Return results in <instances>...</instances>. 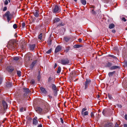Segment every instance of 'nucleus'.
<instances>
[{
	"instance_id": "obj_61",
	"label": "nucleus",
	"mask_w": 127,
	"mask_h": 127,
	"mask_svg": "<svg viewBox=\"0 0 127 127\" xmlns=\"http://www.w3.org/2000/svg\"><path fill=\"white\" fill-rule=\"evenodd\" d=\"M29 97V98L28 99V100H30V98L29 97Z\"/></svg>"
},
{
	"instance_id": "obj_50",
	"label": "nucleus",
	"mask_w": 127,
	"mask_h": 127,
	"mask_svg": "<svg viewBox=\"0 0 127 127\" xmlns=\"http://www.w3.org/2000/svg\"><path fill=\"white\" fill-rule=\"evenodd\" d=\"M20 111L21 112H22L23 111V107H22L20 108Z\"/></svg>"
},
{
	"instance_id": "obj_29",
	"label": "nucleus",
	"mask_w": 127,
	"mask_h": 127,
	"mask_svg": "<svg viewBox=\"0 0 127 127\" xmlns=\"http://www.w3.org/2000/svg\"><path fill=\"white\" fill-rule=\"evenodd\" d=\"M17 74L18 76L20 77L21 76V72L20 71H17Z\"/></svg>"
},
{
	"instance_id": "obj_2",
	"label": "nucleus",
	"mask_w": 127,
	"mask_h": 127,
	"mask_svg": "<svg viewBox=\"0 0 127 127\" xmlns=\"http://www.w3.org/2000/svg\"><path fill=\"white\" fill-rule=\"evenodd\" d=\"M91 82V80L90 79H86V81L83 83L84 86L83 87L84 88V90H86L88 88L89 85L90 84Z\"/></svg>"
},
{
	"instance_id": "obj_62",
	"label": "nucleus",
	"mask_w": 127,
	"mask_h": 127,
	"mask_svg": "<svg viewBox=\"0 0 127 127\" xmlns=\"http://www.w3.org/2000/svg\"><path fill=\"white\" fill-rule=\"evenodd\" d=\"M51 44V41H50L49 43V45H50Z\"/></svg>"
},
{
	"instance_id": "obj_17",
	"label": "nucleus",
	"mask_w": 127,
	"mask_h": 127,
	"mask_svg": "<svg viewBox=\"0 0 127 127\" xmlns=\"http://www.w3.org/2000/svg\"><path fill=\"white\" fill-rule=\"evenodd\" d=\"M113 126V124L111 123H107L105 125V127H111Z\"/></svg>"
},
{
	"instance_id": "obj_47",
	"label": "nucleus",
	"mask_w": 127,
	"mask_h": 127,
	"mask_svg": "<svg viewBox=\"0 0 127 127\" xmlns=\"http://www.w3.org/2000/svg\"><path fill=\"white\" fill-rule=\"evenodd\" d=\"M92 13L93 14H95L96 13V12L95 11L94 9H93L92 10Z\"/></svg>"
},
{
	"instance_id": "obj_43",
	"label": "nucleus",
	"mask_w": 127,
	"mask_h": 127,
	"mask_svg": "<svg viewBox=\"0 0 127 127\" xmlns=\"http://www.w3.org/2000/svg\"><path fill=\"white\" fill-rule=\"evenodd\" d=\"M25 23L24 22H23L22 23V27L23 28H24L25 27Z\"/></svg>"
},
{
	"instance_id": "obj_1",
	"label": "nucleus",
	"mask_w": 127,
	"mask_h": 127,
	"mask_svg": "<svg viewBox=\"0 0 127 127\" xmlns=\"http://www.w3.org/2000/svg\"><path fill=\"white\" fill-rule=\"evenodd\" d=\"M59 62L62 64L65 65L69 63V60L67 58L61 59L59 60Z\"/></svg>"
},
{
	"instance_id": "obj_3",
	"label": "nucleus",
	"mask_w": 127,
	"mask_h": 127,
	"mask_svg": "<svg viewBox=\"0 0 127 127\" xmlns=\"http://www.w3.org/2000/svg\"><path fill=\"white\" fill-rule=\"evenodd\" d=\"M23 90L24 92L23 96L25 97H26V96H27L28 94L31 91L28 88H24Z\"/></svg>"
},
{
	"instance_id": "obj_60",
	"label": "nucleus",
	"mask_w": 127,
	"mask_h": 127,
	"mask_svg": "<svg viewBox=\"0 0 127 127\" xmlns=\"http://www.w3.org/2000/svg\"><path fill=\"white\" fill-rule=\"evenodd\" d=\"M48 96H49V98H52V96H50L49 95H48Z\"/></svg>"
},
{
	"instance_id": "obj_19",
	"label": "nucleus",
	"mask_w": 127,
	"mask_h": 127,
	"mask_svg": "<svg viewBox=\"0 0 127 127\" xmlns=\"http://www.w3.org/2000/svg\"><path fill=\"white\" fill-rule=\"evenodd\" d=\"M60 19L59 18L57 17L56 18H54L53 20V22L54 23H55L58 22L60 21Z\"/></svg>"
},
{
	"instance_id": "obj_54",
	"label": "nucleus",
	"mask_w": 127,
	"mask_h": 127,
	"mask_svg": "<svg viewBox=\"0 0 127 127\" xmlns=\"http://www.w3.org/2000/svg\"><path fill=\"white\" fill-rule=\"evenodd\" d=\"M114 127H119L118 124L117 123H116L115 124Z\"/></svg>"
},
{
	"instance_id": "obj_58",
	"label": "nucleus",
	"mask_w": 127,
	"mask_h": 127,
	"mask_svg": "<svg viewBox=\"0 0 127 127\" xmlns=\"http://www.w3.org/2000/svg\"><path fill=\"white\" fill-rule=\"evenodd\" d=\"M124 127H127V124H125L124 125Z\"/></svg>"
},
{
	"instance_id": "obj_28",
	"label": "nucleus",
	"mask_w": 127,
	"mask_h": 127,
	"mask_svg": "<svg viewBox=\"0 0 127 127\" xmlns=\"http://www.w3.org/2000/svg\"><path fill=\"white\" fill-rule=\"evenodd\" d=\"M82 46L80 45H75L74 46V48H79L82 47Z\"/></svg>"
},
{
	"instance_id": "obj_40",
	"label": "nucleus",
	"mask_w": 127,
	"mask_h": 127,
	"mask_svg": "<svg viewBox=\"0 0 127 127\" xmlns=\"http://www.w3.org/2000/svg\"><path fill=\"white\" fill-rule=\"evenodd\" d=\"M52 51V50L51 49H49L47 51V52L46 53L47 54H50V53Z\"/></svg>"
},
{
	"instance_id": "obj_27",
	"label": "nucleus",
	"mask_w": 127,
	"mask_h": 127,
	"mask_svg": "<svg viewBox=\"0 0 127 127\" xmlns=\"http://www.w3.org/2000/svg\"><path fill=\"white\" fill-rule=\"evenodd\" d=\"M81 2L83 5H85L86 4V2L85 0H81Z\"/></svg>"
},
{
	"instance_id": "obj_35",
	"label": "nucleus",
	"mask_w": 127,
	"mask_h": 127,
	"mask_svg": "<svg viewBox=\"0 0 127 127\" xmlns=\"http://www.w3.org/2000/svg\"><path fill=\"white\" fill-rule=\"evenodd\" d=\"M14 60L15 61H17L19 59V58L18 57H15L13 58Z\"/></svg>"
},
{
	"instance_id": "obj_64",
	"label": "nucleus",
	"mask_w": 127,
	"mask_h": 127,
	"mask_svg": "<svg viewBox=\"0 0 127 127\" xmlns=\"http://www.w3.org/2000/svg\"><path fill=\"white\" fill-rule=\"evenodd\" d=\"M76 2L77 1V0H74Z\"/></svg>"
},
{
	"instance_id": "obj_52",
	"label": "nucleus",
	"mask_w": 127,
	"mask_h": 127,
	"mask_svg": "<svg viewBox=\"0 0 127 127\" xmlns=\"http://www.w3.org/2000/svg\"><path fill=\"white\" fill-rule=\"evenodd\" d=\"M64 23H61L59 24V25L61 26H64Z\"/></svg>"
},
{
	"instance_id": "obj_8",
	"label": "nucleus",
	"mask_w": 127,
	"mask_h": 127,
	"mask_svg": "<svg viewBox=\"0 0 127 127\" xmlns=\"http://www.w3.org/2000/svg\"><path fill=\"white\" fill-rule=\"evenodd\" d=\"M36 111L39 114L41 115L42 114L44 113V111L42 110L41 108L39 107H37L36 108Z\"/></svg>"
},
{
	"instance_id": "obj_57",
	"label": "nucleus",
	"mask_w": 127,
	"mask_h": 127,
	"mask_svg": "<svg viewBox=\"0 0 127 127\" xmlns=\"http://www.w3.org/2000/svg\"><path fill=\"white\" fill-rule=\"evenodd\" d=\"M57 64H55V65L54 66V68H55L56 67H57Z\"/></svg>"
},
{
	"instance_id": "obj_24",
	"label": "nucleus",
	"mask_w": 127,
	"mask_h": 127,
	"mask_svg": "<svg viewBox=\"0 0 127 127\" xmlns=\"http://www.w3.org/2000/svg\"><path fill=\"white\" fill-rule=\"evenodd\" d=\"M115 26L114 24L112 23L110 24L109 26V28L110 29H113L115 27Z\"/></svg>"
},
{
	"instance_id": "obj_9",
	"label": "nucleus",
	"mask_w": 127,
	"mask_h": 127,
	"mask_svg": "<svg viewBox=\"0 0 127 127\" xmlns=\"http://www.w3.org/2000/svg\"><path fill=\"white\" fill-rule=\"evenodd\" d=\"M52 88L54 92V95L56 96L57 95V89L56 87V85L54 84H52Z\"/></svg>"
},
{
	"instance_id": "obj_53",
	"label": "nucleus",
	"mask_w": 127,
	"mask_h": 127,
	"mask_svg": "<svg viewBox=\"0 0 127 127\" xmlns=\"http://www.w3.org/2000/svg\"><path fill=\"white\" fill-rule=\"evenodd\" d=\"M78 41H79V42H81L82 41V39L81 38H79L78 39Z\"/></svg>"
},
{
	"instance_id": "obj_33",
	"label": "nucleus",
	"mask_w": 127,
	"mask_h": 127,
	"mask_svg": "<svg viewBox=\"0 0 127 127\" xmlns=\"http://www.w3.org/2000/svg\"><path fill=\"white\" fill-rule=\"evenodd\" d=\"M70 47L69 46H68L66 49L65 51L66 52H68L69 50Z\"/></svg>"
},
{
	"instance_id": "obj_10",
	"label": "nucleus",
	"mask_w": 127,
	"mask_h": 127,
	"mask_svg": "<svg viewBox=\"0 0 127 127\" xmlns=\"http://www.w3.org/2000/svg\"><path fill=\"white\" fill-rule=\"evenodd\" d=\"M40 89L41 94L44 95H45L47 94V92L44 88L41 87L40 88Z\"/></svg>"
},
{
	"instance_id": "obj_41",
	"label": "nucleus",
	"mask_w": 127,
	"mask_h": 127,
	"mask_svg": "<svg viewBox=\"0 0 127 127\" xmlns=\"http://www.w3.org/2000/svg\"><path fill=\"white\" fill-rule=\"evenodd\" d=\"M91 117L94 118V114L93 112H92L91 113Z\"/></svg>"
},
{
	"instance_id": "obj_44",
	"label": "nucleus",
	"mask_w": 127,
	"mask_h": 127,
	"mask_svg": "<svg viewBox=\"0 0 127 127\" xmlns=\"http://www.w3.org/2000/svg\"><path fill=\"white\" fill-rule=\"evenodd\" d=\"M27 59L28 60V61H30V60H32V59L30 56H28L27 58Z\"/></svg>"
},
{
	"instance_id": "obj_56",
	"label": "nucleus",
	"mask_w": 127,
	"mask_h": 127,
	"mask_svg": "<svg viewBox=\"0 0 127 127\" xmlns=\"http://www.w3.org/2000/svg\"><path fill=\"white\" fill-rule=\"evenodd\" d=\"M125 119L126 120H127V115H125Z\"/></svg>"
},
{
	"instance_id": "obj_22",
	"label": "nucleus",
	"mask_w": 127,
	"mask_h": 127,
	"mask_svg": "<svg viewBox=\"0 0 127 127\" xmlns=\"http://www.w3.org/2000/svg\"><path fill=\"white\" fill-rule=\"evenodd\" d=\"M120 68V67L119 66H111L110 68V69L111 70H113L115 69H116L117 68Z\"/></svg>"
},
{
	"instance_id": "obj_20",
	"label": "nucleus",
	"mask_w": 127,
	"mask_h": 127,
	"mask_svg": "<svg viewBox=\"0 0 127 127\" xmlns=\"http://www.w3.org/2000/svg\"><path fill=\"white\" fill-rule=\"evenodd\" d=\"M125 17H126V16H125L124 15H123L120 17V18L122 20L124 21V22H125L127 20Z\"/></svg>"
},
{
	"instance_id": "obj_5",
	"label": "nucleus",
	"mask_w": 127,
	"mask_h": 127,
	"mask_svg": "<svg viewBox=\"0 0 127 127\" xmlns=\"http://www.w3.org/2000/svg\"><path fill=\"white\" fill-rule=\"evenodd\" d=\"M87 109L85 108H83L81 111V115L83 117H84L85 116H87L88 114V111H86Z\"/></svg>"
},
{
	"instance_id": "obj_7",
	"label": "nucleus",
	"mask_w": 127,
	"mask_h": 127,
	"mask_svg": "<svg viewBox=\"0 0 127 127\" xmlns=\"http://www.w3.org/2000/svg\"><path fill=\"white\" fill-rule=\"evenodd\" d=\"M38 124V119L37 117L34 118L32 120V124L33 126H36Z\"/></svg>"
},
{
	"instance_id": "obj_16",
	"label": "nucleus",
	"mask_w": 127,
	"mask_h": 127,
	"mask_svg": "<svg viewBox=\"0 0 127 127\" xmlns=\"http://www.w3.org/2000/svg\"><path fill=\"white\" fill-rule=\"evenodd\" d=\"M2 105L4 109L7 108V105L6 103L4 100L2 101Z\"/></svg>"
},
{
	"instance_id": "obj_63",
	"label": "nucleus",
	"mask_w": 127,
	"mask_h": 127,
	"mask_svg": "<svg viewBox=\"0 0 127 127\" xmlns=\"http://www.w3.org/2000/svg\"><path fill=\"white\" fill-rule=\"evenodd\" d=\"M10 0H8V1H9V2H10Z\"/></svg>"
},
{
	"instance_id": "obj_31",
	"label": "nucleus",
	"mask_w": 127,
	"mask_h": 127,
	"mask_svg": "<svg viewBox=\"0 0 127 127\" xmlns=\"http://www.w3.org/2000/svg\"><path fill=\"white\" fill-rule=\"evenodd\" d=\"M40 71H39L38 74L37 76V79L38 81H39L40 79Z\"/></svg>"
},
{
	"instance_id": "obj_42",
	"label": "nucleus",
	"mask_w": 127,
	"mask_h": 127,
	"mask_svg": "<svg viewBox=\"0 0 127 127\" xmlns=\"http://www.w3.org/2000/svg\"><path fill=\"white\" fill-rule=\"evenodd\" d=\"M8 3L7 0H5L4 2V4L5 5H7Z\"/></svg>"
},
{
	"instance_id": "obj_23",
	"label": "nucleus",
	"mask_w": 127,
	"mask_h": 127,
	"mask_svg": "<svg viewBox=\"0 0 127 127\" xmlns=\"http://www.w3.org/2000/svg\"><path fill=\"white\" fill-rule=\"evenodd\" d=\"M12 85V83L11 82H8L6 84V86L7 87H11Z\"/></svg>"
},
{
	"instance_id": "obj_55",
	"label": "nucleus",
	"mask_w": 127,
	"mask_h": 127,
	"mask_svg": "<svg viewBox=\"0 0 127 127\" xmlns=\"http://www.w3.org/2000/svg\"><path fill=\"white\" fill-rule=\"evenodd\" d=\"M112 32L114 33H115V32H116V31H115V30L114 29V30H113L112 31Z\"/></svg>"
},
{
	"instance_id": "obj_13",
	"label": "nucleus",
	"mask_w": 127,
	"mask_h": 127,
	"mask_svg": "<svg viewBox=\"0 0 127 127\" xmlns=\"http://www.w3.org/2000/svg\"><path fill=\"white\" fill-rule=\"evenodd\" d=\"M55 80V79L52 77H49L48 79V82L49 83H53Z\"/></svg>"
},
{
	"instance_id": "obj_32",
	"label": "nucleus",
	"mask_w": 127,
	"mask_h": 127,
	"mask_svg": "<svg viewBox=\"0 0 127 127\" xmlns=\"http://www.w3.org/2000/svg\"><path fill=\"white\" fill-rule=\"evenodd\" d=\"M108 95L109 98L110 99H111L113 98L112 95H111L109 94H108Z\"/></svg>"
},
{
	"instance_id": "obj_30",
	"label": "nucleus",
	"mask_w": 127,
	"mask_h": 127,
	"mask_svg": "<svg viewBox=\"0 0 127 127\" xmlns=\"http://www.w3.org/2000/svg\"><path fill=\"white\" fill-rule=\"evenodd\" d=\"M61 71V68L59 66L58 68V70L57 71V73H60Z\"/></svg>"
},
{
	"instance_id": "obj_25",
	"label": "nucleus",
	"mask_w": 127,
	"mask_h": 127,
	"mask_svg": "<svg viewBox=\"0 0 127 127\" xmlns=\"http://www.w3.org/2000/svg\"><path fill=\"white\" fill-rule=\"evenodd\" d=\"M115 73V72L114 71L112 72H109L108 73V75L110 77L112 76Z\"/></svg>"
},
{
	"instance_id": "obj_37",
	"label": "nucleus",
	"mask_w": 127,
	"mask_h": 127,
	"mask_svg": "<svg viewBox=\"0 0 127 127\" xmlns=\"http://www.w3.org/2000/svg\"><path fill=\"white\" fill-rule=\"evenodd\" d=\"M42 33L40 34L38 36V38L40 40H41L42 38Z\"/></svg>"
},
{
	"instance_id": "obj_46",
	"label": "nucleus",
	"mask_w": 127,
	"mask_h": 127,
	"mask_svg": "<svg viewBox=\"0 0 127 127\" xmlns=\"http://www.w3.org/2000/svg\"><path fill=\"white\" fill-rule=\"evenodd\" d=\"M109 1V0H104V2L106 3H108Z\"/></svg>"
},
{
	"instance_id": "obj_18",
	"label": "nucleus",
	"mask_w": 127,
	"mask_h": 127,
	"mask_svg": "<svg viewBox=\"0 0 127 127\" xmlns=\"http://www.w3.org/2000/svg\"><path fill=\"white\" fill-rule=\"evenodd\" d=\"M39 11H38L36 10L33 13L34 16L36 17H37L39 16Z\"/></svg>"
},
{
	"instance_id": "obj_36",
	"label": "nucleus",
	"mask_w": 127,
	"mask_h": 127,
	"mask_svg": "<svg viewBox=\"0 0 127 127\" xmlns=\"http://www.w3.org/2000/svg\"><path fill=\"white\" fill-rule=\"evenodd\" d=\"M35 83V81L33 79H32L31 81V83L32 84H33Z\"/></svg>"
},
{
	"instance_id": "obj_45",
	"label": "nucleus",
	"mask_w": 127,
	"mask_h": 127,
	"mask_svg": "<svg viewBox=\"0 0 127 127\" xmlns=\"http://www.w3.org/2000/svg\"><path fill=\"white\" fill-rule=\"evenodd\" d=\"M2 79L1 77H0V85L2 82Z\"/></svg>"
},
{
	"instance_id": "obj_12",
	"label": "nucleus",
	"mask_w": 127,
	"mask_h": 127,
	"mask_svg": "<svg viewBox=\"0 0 127 127\" xmlns=\"http://www.w3.org/2000/svg\"><path fill=\"white\" fill-rule=\"evenodd\" d=\"M6 69L9 72H12L14 70V69L13 67L9 66Z\"/></svg>"
},
{
	"instance_id": "obj_48",
	"label": "nucleus",
	"mask_w": 127,
	"mask_h": 127,
	"mask_svg": "<svg viewBox=\"0 0 127 127\" xmlns=\"http://www.w3.org/2000/svg\"><path fill=\"white\" fill-rule=\"evenodd\" d=\"M37 127H42V125L41 123H40L38 125Z\"/></svg>"
},
{
	"instance_id": "obj_49",
	"label": "nucleus",
	"mask_w": 127,
	"mask_h": 127,
	"mask_svg": "<svg viewBox=\"0 0 127 127\" xmlns=\"http://www.w3.org/2000/svg\"><path fill=\"white\" fill-rule=\"evenodd\" d=\"M7 9V8L6 7H4L3 8V11H6Z\"/></svg>"
},
{
	"instance_id": "obj_21",
	"label": "nucleus",
	"mask_w": 127,
	"mask_h": 127,
	"mask_svg": "<svg viewBox=\"0 0 127 127\" xmlns=\"http://www.w3.org/2000/svg\"><path fill=\"white\" fill-rule=\"evenodd\" d=\"M35 47V44L31 45L30 46V49L32 51H33L34 50Z\"/></svg>"
},
{
	"instance_id": "obj_38",
	"label": "nucleus",
	"mask_w": 127,
	"mask_h": 127,
	"mask_svg": "<svg viewBox=\"0 0 127 127\" xmlns=\"http://www.w3.org/2000/svg\"><path fill=\"white\" fill-rule=\"evenodd\" d=\"M13 27L14 29H16L17 28V25L16 24H14L13 25Z\"/></svg>"
},
{
	"instance_id": "obj_14",
	"label": "nucleus",
	"mask_w": 127,
	"mask_h": 127,
	"mask_svg": "<svg viewBox=\"0 0 127 127\" xmlns=\"http://www.w3.org/2000/svg\"><path fill=\"white\" fill-rule=\"evenodd\" d=\"M61 49V47L60 46H58L56 48L55 52L57 53L60 51Z\"/></svg>"
},
{
	"instance_id": "obj_59",
	"label": "nucleus",
	"mask_w": 127,
	"mask_h": 127,
	"mask_svg": "<svg viewBox=\"0 0 127 127\" xmlns=\"http://www.w3.org/2000/svg\"><path fill=\"white\" fill-rule=\"evenodd\" d=\"M118 106L120 108H121L122 107V106L121 105H118Z\"/></svg>"
},
{
	"instance_id": "obj_51",
	"label": "nucleus",
	"mask_w": 127,
	"mask_h": 127,
	"mask_svg": "<svg viewBox=\"0 0 127 127\" xmlns=\"http://www.w3.org/2000/svg\"><path fill=\"white\" fill-rule=\"evenodd\" d=\"M60 120L61 123H64V121L63 119L62 118H60Z\"/></svg>"
},
{
	"instance_id": "obj_15",
	"label": "nucleus",
	"mask_w": 127,
	"mask_h": 127,
	"mask_svg": "<svg viewBox=\"0 0 127 127\" xmlns=\"http://www.w3.org/2000/svg\"><path fill=\"white\" fill-rule=\"evenodd\" d=\"M36 63V61H34L33 62L32 64L30 65V68L31 69L33 68L34 66Z\"/></svg>"
},
{
	"instance_id": "obj_34",
	"label": "nucleus",
	"mask_w": 127,
	"mask_h": 127,
	"mask_svg": "<svg viewBox=\"0 0 127 127\" xmlns=\"http://www.w3.org/2000/svg\"><path fill=\"white\" fill-rule=\"evenodd\" d=\"M112 65V64L109 62L107 63V66L108 67L111 66Z\"/></svg>"
},
{
	"instance_id": "obj_4",
	"label": "nucleus",
	"mask_w": 127,
	"mask_h": 127,
	"mask_svg": "<svg viewBox=\"0 0 127 127\" xmlns=\"http://www.w3.org/2000/svg\"><path fill=\"white\" fill-rule=\"evenodd\" d=\"M61 11L60 7L56 5L53 8V12L54 13H57Z\"/></svg>"
},
{
	"instance_id": "obj_6",
	"label": "nucleus",
	"mask_w": 127,
	"mask_h": 127,
	"mask_svg": "<svg viewBox=\"0 0 127 127\" xmlns=\"http://www.w3.org/2000/svg\"><path fill=\"white\" fill-rule=\"evenodd\" d=\"M4 16L6 17L8 21L9 22L11 18V14L10 13L9 11H7L4 14Z\"/></svg>"
},
{
	"instance_id": "obj_11",
	"label": "nucleus",
	"mask_w": 127,
	"mask_h": 127,
	"mask_svg": "<svg viewBox=\"0 0 127 127\" xmlns=\"http://www.w3.org/2000/svg\"><path fill=\"white\" fill-rule=\"evenodd\" d=\"M14 44L12 41H10L8 43L7 46L10 48L11 49H13L14 48Z\"/></svg>"
},
{
	"instance_id": "obj_26",
	"label": "nucleus",
	"mask_w": 127,
	"mask_h": 127,
	"mask_svg": "<svg viewBox=\"0 0 127 127\" xmlns=\"http://www.w3.org/2000/svg\"><path fill=\"white\" fill-rule=\"evenodd\" d=\"M70 38L69 37H65L64 38V40L66 42H68L69 40L70 39Z\"/></svg>"
},
{
	"instance_id": "obj_39",
	"label": "nucleus",
	"mask_w": 127,
	"mask_h": 127,
	"mask_svg": "<svg viewBox=\"0 0 127 127\" xmlns=\"http://www.w3.org/2000/svg\"><path fill=\"white\" fill-rule=\"evenodd\" d=\"M108 56L109 57H112L114 58H116V57L115 56H114L113 55H108Z\"/></svg>"
}]
</instances>
